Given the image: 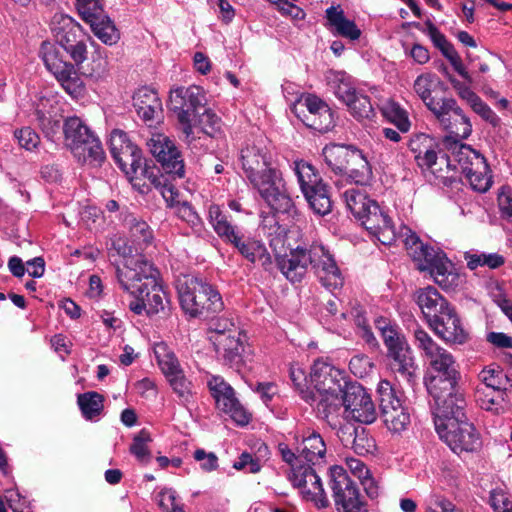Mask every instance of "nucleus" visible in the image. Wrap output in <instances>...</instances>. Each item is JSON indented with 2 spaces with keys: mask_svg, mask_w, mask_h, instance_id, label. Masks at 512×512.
<instances>
[{
  "mask_svg": "<svg viewBox=\"0 0 512 512\" xmlns=\"http://www.w3.org/2000/svg\"><path fill=\"white\" fill-rule=\"evenodd\" d=\"M325 27L337 37L349 41H357L362 35L361 29L354 20L346 17L341 5L330 6L325 10Z\"/></svg>",
  "mask_w": 512,
  "mask_h": 512,
  "instance_id": "32",
  "label": "nucleus"
},
{
  "mask_svg": "<svg viewBox=\"0 0 512 512\" xmlns=\"http://www.w3.org/2000/svg\"><path fill=\"white\" fill-rule=\"evenodd\" d=\"M220 118L211 110L206 108V105L199 111L196 121H193V128L199 127L200 130L214 137L220 130Z\"/></svg>",
  "mask_w": 512,
  "mask_h": 512,
  "instance_id": "55",
  "label": "nucleus"
},
{
  "mask_svg": "<svg viewBox=\"0 0 512 512\" xmlns=\"http://www.w3.org/2000/svg\"><path fill=\"white\" fill-rule=\"evenodd\" d=\"M464 258L467 261V267L471 270H475L480 266L496 269L505 262L504 257L498 253L466 252Z\"/></svg>",
  "mask_w": 512,
  "mask_h": 512,
  "instance_id": "51",
  "label": "nucleus"
},
{
  "mask_svg": "<svg viewBox=\"0 0 512 512\" xmlns=\"http://www.w3.org/2000/svg\"><path fill=\"white\" fill-rule=\"evenodd\" d=\"M104 398L97 392H86L79 394L77 403L86 420H94L99 417L103 410Z\"/></svg>",
  "mask_w": 512,
  "mask_h": 512,
  "instance_id": "49",
  "label": "nucleus"
},
{
  "mask_svg": "<svg viewBox=\"0 0 512 512\" xmlns=\"http://www.w3.org/2000/svg\"><path fill=\"white\" fill-rule=\"evenodd\" d=\"M152 441L150 433L146 429H142L137 433L130 445V453L142 464H147L151 459V451L149 443Z\"/></svg>",
  "mask_w": 512,
  "mask_h": 512,
  "instance_id": "52",
  "label": "nucleus"
},
{
  "mask_svg": "<svg viewBox=\"0 0 512 512\" xmlns=\"http://www.w3.org/2000/svg\"><path fill=\"white\" fill-rule=\"evenodd\" d=\"M446 88L441 79L431 72L418 75L413 83L415 94L423 101L426 107L433 113H437L442 109L443 99H437L432 93L438 90L443 91Z\"/></svg>",
  "mask_w": 512,
  "mask_h": 512,
  "instance_id": "33",
  "label": "nucleus"
},
{
  "mask_svg": "<svg viewBox=\"0 0 512 512\" xmlns=\"http://www.w3.org/2000/svg\"><path fill=\"white\" fill-rule=\"evenodd\" d=\"M206 102L204 90L197 85L177 87L170 91V109L176 115L188 144L195 140L193 121H196L199 111L203 109Z\"/></svg>",
  "mask_w": 512,
  "mask_h": 512,
  "instance_id": "14",
  "label": "nucleus"
},
{
  "mask_svg": "<svg viewBox=\"0 0 512 512\" xmlns=\"http://www.w3.org/2000/svg\"><path fill=\"white\" fill-rule=\"evenodd\" d=\"M345 203L355 218L383 245H392L396 231L391 218L379 204L357 188H349L343 194Z\"/></svg>",
  "mask_w": 512,
  "mask_h": 512,
  "instance_id": "5",
  "label": "nucleus"
},
{
  "mask_svg": "<svg viewBox=\"0 0 512 512\" xmlns=\"http://www.w3.org/2000/svg\"><path fill=\"white\" fill-rule=\"evenodd\" d=\"M343 176L357 185H367L372 178V168L367 157L355 146L350 154L349 167Z\"/></svg>",
  "mask_w": 512,
  "mask_h": 512,
  "instance_id": "42",
  "label": "nucleus"
},
{
  "mask_svg": "<svg viewBox=\"0 0 512 512\" xmlns=\"http://www.w3.org/2000/svg\"><path fill=\"white\" fill-rule=\"evenodd\" d=\"M345 388H333L327 391L310 390L304 394V400L315 407L321 415L327 417L342 403Z\"/></svg>",
  "mask_w": 512,
  "mask_h": 512,
  "instance_id": "40",
  "label": "nucleus"
},
{
  "mask_svg": "<svg viewBox=\"0 0 512 512\" xmlns=\"http://www.w3.org/2000/svg\"><path fill=\"white\" fill-rule=\"evenodd\" d=\"M277 265L291 282H300L311 266L320 283L328 290L337 289L344 283L334 256L322 244L314 243L309 248H291L289 255L277 258Z\"/></svg>",
  "mask_w": 512,
  "mask_h": 512,
  "instance_id": "3",
  "label": "nucleus"
},
{
  "mask_svg": "<svg viewBox=\"0 0 512 512\" xmlns=\"http://www.w3.org/2000/svg\"><path fill=\"white\" fill-rule=\"evenodd\" d=\"M289 376L293 386L304 399V394H308L310 391L307 386L308 380L304 368L297 363L292 364L289 368Z\"/></svg>",
  "mask_w": 512,
  "mask_h": 512,
  "instance_id": "61",
  "label": "nucleus"
},
{
  "mask_svg": "<svg viewBox=\"0 0 512 512\" xmlns=\"http://www.w3.org/2000/svg\"><path fill=\"white\" fill-rule=\"evenodd\" d=\"M240 330H234L229 334H220L214 336V346L216 352L222 356L229 364L238 363L241 360V354L244 351V342Z\"/></svg>",
  "mask_w": 512,
  "mask_h": 512,
  "instance_id": "38",
  "label": "nucleus"
},
{
  "mask_svg": "<svg viewBox=\"0 0 512 512\" xmlns=\"http://www.w3.org/2000/svg\"><path fill=\"white\" fill-rule=\"evenodd\" d=\"M450 149L451 154L442 158L446 168L459 170L464 174L474 191L486 192L492 185V176L485 157L471 146L457 141Z\"/></svg>",
  "mask_w": 512,
  "mask_h": 512,
  "instance_id": "10",
  "label": "nucleus"
},
{
  "mask_svg": "<svg viewBox=\"0 0 512 512\" xmlns=\"http://www.w3.org/2000/svg\"><path fill=\"white\" fill-rule=\"evenodd\" d=\"M76 6L82 19L87 23L104 16L101 0H77Z\"/></svg>",
  "mask_w": 512,
  "mask_h": 512,
  "instance_id": "57",
  "label": "nucleus"
},
{
  "mask_svg": "<svg viewBox=\"0 0 512 512\" xmlns=\"http://www.w3.org/2000/svg\"><path fill=\"white\" fill-rule=\"evenodd\" d=\"M338 436L344 446L351 445L358 455L365 456L376 450L374 438L363 427L344 426L339 430Z\"/></svg>",
  "mask_w": 512,
  "mask_h": 512,
  "instance_id": "35",
  "label": "nucleus"
},
{
  "mask_svg": "<svg viewBox=\"0 0 512 512\" xmlns=\"http://www.w3.org/2000/svg\"><path fill=\"white\" fill-rule=\"evenodd\" d=\"M264 235L268 238L270 247L278 256L285 247L287 236L286 227L278 224L275 227H272L271 230L266 231Z\"/></svg>",
  "mask_w": 512,
  "mask_h": 512,
  "instance_id": "60",
  "label": "nucleus"
},
{
  "mask_svg": "<svg viewBox=\"0 0 512 512\" xmlns=\"http://www.w3.org/2000/svg\"><path fill=\"white\" fill-rule=\"evenodd\" d=\"M208 387L218 409L229 414L239 425L243 426L249 423L250 414L239 403L233 388L222 377L212 376L208 381Z\"/></svg>",
  "mask_w": 512,
  "mask_h": 512,
  "instance_id": "25",
  "label": "nucleus"
},
{
  "mask_svg": "<svg viewBox=\"0 0 512 512\" xmlns=\"http://www.w3.org/2000/svg\"><path fill=\"white\" fill-rule=\"evenodd\" d=\"M78 145L83 151L81 154H73L78 162L88 164L93 167L101 166L105 160V152L98 137L89 140L79 141Z\"/></svg>",
  "mask_w": 512,
  "mask_h": 512,
  "instance_id": "45",
  "label": "nucleus"
},
{
  "mask_svg": "<svg viewBox=\"0 0 512 512\" xmlns=\"http://www.w3.org/2000/svg\"><path fill=\"white\" fill-rule=\"evenodd\" d=\"M310 381L314 390L327 391L333 388H346L349 384L345 372L324 360H316L311 367Z\"/></svg>",
  "mask_w": 512,
  "mask_h": 512,
  "instance_id": "31",
  "label": "nucleus"
},
{
  "mask_svg": "<svg viewBox=\"0 0 512 512\" xmlns=\"http://www.w3.org/2000/svg\"><path fill=\"white\" fill-rule=\"evenodd\" d=\"M440 439L457 455L476 453L482 447V440L474 425L466 419L439 424L436 429Z\"/></svg>",
  "mask_w": 512,
  "mask_h": 512,
  "instance_id": "21",
  "label": "nucleus"
},
{
  "mask_svg": "<svg viewBox=\"0 0 512 512\" xmlns=\"http://www.w3.org/2000/svg\"><path fill=\"white\" fill-rule=\"evenodd\" d=\"M146 176L160 192L167 207L174 209L176 215L185 221L194 233L200 235L203 232V222L189 202L179 199L180 194L175 185L165 175H160L159 171H147Z\"/></svg>",
  "mask_w": 512,
  "mask_h": 512,
  "instance_id": "20",
  "label": "nucleus"
},
{
  "mask_svg": "<svg viewBox=\"0 0 512 512\" xmlns=\"http://www.w3.org/2000/svg\"><path fill=\"white\" fill-rule=\"evenodd\" d=\"M470 107L484 121L488 122L493 127H497L500 125V118L480 97Z\"/></svg>",
  "mask_w": 512,
  "mask_h": 512,
  "instance_id": "63",
  "label": "nucleus"
},
{
  "mask_svg": "<svg viewBox=\"0 0 512 512\" xmlns=\"http://www.w3.org/2000/svg\"><path fill=\"white\" fill-rule=\"evenodd\" d=\"M157 363L167 377L183 371L175 353L165 343H158L154 347Z\"/></svg>",
  "mask_w": 512,
  "mask_h": 512,
  "instance_id": "47",
  "label": "nucleus"
},
{
  "mask_svg": "<svg viewBox=\"0 0 512 512\" xmlns=\"http://www.w3.org/2000/svg\"><path fill=\"white\" fill-rule=\"evenodd\" d=\"M440 379H431L427 384L429 394L435 402L434 424L435 429L439 424H447L453 421L466 419V400L459 390L458 383L444 384Z\"/></svg>",
  "mask_w": 512,
  "mask_h": 512,
  "instance_id": "13",
  "label": "nucleus"
},
{
  "mask_svg": "<svg viewBox=\"0 0 512 512\" xmlns=\"http://www.w3.org/2000/svg\"><path fill=\"white\" fill-rule=\"evenodd\" d=\"M479 380L485 386L484 390H505L503 380L505 375L499 367H486L478 375Z\"/></svg>",
  "mask_w": 512,
  "mask_h": 512,
  "instance_id": "56",
  "label": "nucleus"
},
{
  "mask_svg": "<svg viewBox=\"0 0 512 512\" xmlns=\"http://www.w3.org/2000/svg\"><path fill=\"white\" fill-rule=\"evenodd\" d=\"M375 326L381 333L388 350V357L391 359V370L411 381L415 376L417 366L405 336L396 325H392L386 318L375 319Z\"/></svg>",
  "mask_w": 512,
  "mask_h": 512,
  "instance_id": "12",
  "label": "nucleus"
},
{
  "mask_svg": "<svg viewBox=\"0 0 512 512\" xmlns=\"http://www.w3.org/2000/svg\"><path fill=\"white\" fill-rule=\"evenodd\" d=\"M504 394L505 390H484L478 387L476 400L482 409L496 413L502 408Z\"/></svg>",
  "mask_w": 512,
  "mask_h": 512,
  "instance_id": "53",
  "label": "nucleus"
},
{
  "mask_svg": "<svg viewBox=\"0 0 512 512\" xmlns=\"http://www.w3.org/2000/svg\"><path fill=\"white\" fill-rule=\"evenodd\" d=\"M450 149L451 154L442 158L446 168L459 170L464 174L474 191L486 192L492 185V176L485 157L471 146L457 141Z\"/></svg>",
  "mask_w": 512,
  "mask_h": 512,
  "instance_id": "9",
  "label": "nucleus"
},
{
  "mask_svg": "<svg viewBox=\"0 0 512 512\" xmlns=\"http://www.w3.org/2000/svg\"><path fill=\"white\" fill-rule=\"evenodd\" d=\"M64 49L51 42H43L40 57L63 89L72 97L80 96L84 91V83L75 66L64 60Z\"/></svg>",
  "mask_w": 512,
  "mask_h": 512,
  "instance_id": "18",
  "label": "nucleus"
},
{
  "mask_svg": "<svg viewBox=\"0 0 512 512\" xmlns=\"http://www.w3.org/2000/svg\"><path fill=\"white\" fill-rule=\"evenodd\" d=\"M294 173L305 199L314 213L324 216L330 213L332 201L328 186L323 182L317 170L308 162H294Z\"/></svg>",
  "mask_w": 512,
  "mask_h": 512,
  "instance_id": "17",
  "label": "nucleus"
},
{
  "mask_svg": "<svg viewBox=\"0 0 512 512\" xmlns=\"http://www.w3.org/2000/svg\"><path fill=\"white\" fill-rule=\"evenodd\" d=\"M427 271L430 272L434 281L444 289H451L460 282V275L446 255L438 258V261Z\"/></svg>",
  "mask_w": 512,
  "mask_h": 512,
  "instance_id": "44",
  "label": "nucleus"
},
{
  "mask_svg": "<svg viewBox=\"0 0 512 512\" xmlns=\"http://www.w3.org/2000/svg\"><path fill=\"white\" fill-rule=\"evenodd\" d=\"M427 512H455L454 504L445 496L432 492L425 500Z\"/></svg>",
  "mask_w": 512,
  "mask_h": 512,
  "instance_id": "59",
  "label": "nucleus"
},
{
  "mask_svg": "<svg viewBox=\"0 0 512 512\" xmlns=\"http://www.w3.org/2000/svg\"><path fill=\"white\" fill-rule=\"evenodd\" d=\"M413 335L415 346L421 351L431 368L439 373L432 379H440L444 384L458 383L460 373L453 355L438 345L423 328L416 327Z\"/></svg>",
  "mask_w": 512,
  "mask_h": 512,
  "instance_id": "15",
  "label": "nucleus"
},
{
  "mask_svg": "<svg viewBox=\"0 0 512 512\" xmlns=\"http://www.w3.org/2000/svg\"><path fill=\"white\" fill-rule=\"evenodd\" d=\"M180 306L192 318L209 317L223 310L224 303L218 290L211 284L192 275L177 281Z\"/></svg>",
  "mask_w": 512,
  "mask_h": 512,
  "instance_id": "7",
  "label": "nucleus"
},
{
  "mask_svg": "<svg viewBox=\"0 0 512 512\" xmlns=\"http://www.w3.org/2000/svg\"><path fill=\"white\" fill-rule=\"evenodd\" d=\"M14 135L19 145L26 150H33L40 142L38 134L30 127H24L20 130H16Z\"/></svg>",
  "mask_w": 512,
  "mask_h": 512,
  "instance_id": "62",
  "label": "nucleus"
},
{
  "mask_svg": "<svg viewBox=\"0 0 512 512\" xmlns=\"http://www.w3.org/2000/svg\"><path fill=\"white\" fill-rule=\"evenodd\" d=\"M65 145L71 151L72 154H81L83 151L80 149L78 143L82 140H89L97 137L90 128L79 118L69 117L66 119L64 126Z\"/></svg>",
  "mask_w": 512,
  "mask_h": 512,
  "instance_id": "41",
  "label": "nucleus"
},
{
  "mask_svg": "<svg viewBox=\"0 0 512 512\" xmlns=\"http://www.w3.org/2000/svg\"><path fill=\"white\" fill-rule=\"evenodd\" d=\"M409 148L414 154L417 165L421 169L430 171L437 178L445 177L439 172L442 171L441 166L445 164V162L442 161V158L447 157L448 155L441 156L440 161H438V144L434 138L424 133L417 134L410 140Z\"/></svg>",
  "mask_w": 512,
  "mask_h": 512,
  "instance_id": "27",
  "label": "nucleus"
},
{
  "mask_svg": "<svg viewBox=\"0 0 512 512\" xmlns=\"http://www.w3.org/2000/svg\"><path fill=\"white\" fill-rule=\"evenodd\" d=\"M299 107H305L308 111L302 119L306 126L322 133L333 128L334 115L331 108L316 95L306 94Z\"/></svg>",
  "mask_w": 512,
  "mask_h": 512,
  "instance_id": "30",
  "label": "nucleus"
},
{
  "mask_svg": "<svg viewBox=\"0 0 512 512\" xmlns=\"http://www.w3.org/2000/svg\"><path fill=\"white\" fill-rule=\"evenodd\" d=\"M51 26L57 45L62 48L84 38L82 27L69 15L56 13L52 18Z\"/></svg>",
  "mask_w": 512,
  "mask_h": 512,
  "instance_id": "36",
  "label": "nucleus"
},
{
  "mask_svg": "<svg viewBox=\"0 0 512 512\" xmlns=\"http://www.w3.org/2000/svg\"><path fill=\"white\" fill-rule=\"evenodd\" d=\"M89 24L95 36L103 43L113 45L119 40V33L113 22L107 16L104 15Z\"/></svg>",
  "mask_w": 512,
  "mask_h": 512,
  "instance_id": "50",
  "label": "nucleus"
},
{
  "mask_svg": "<svg viewBox=\"0 0 512 512\" xmlns=\"http://www.w3.org/2000/svg\"><path fill=\"white\" fill-rule=\"evenodd\" d=\"M133 106L145 122H152L161 112V101L157 93L148 87H142L134 93Z\"/></svg>",
  "mask_w": 512,
  "mask_h": 512,
  "instance_id": "39",
  "label": "nucleus"
},
{
  "mask_svg": "<svg viewBox=\"0 0 512 512\" xmlns=\"http://www.w3.org/2000/svg\"><path fill=\"white\" fill-rule=\"evenodd\" d=\"M381 416L386 428L392 433H401L409 427L411 415L404 405L403 393L388 380H381L377 385Z\"/></svg>",
  "mask_w": 512,
  "mask_h": 512,
  "instance_id": "19",
  "label": "nucleus"
},
{
  "mask_svg": "<svg viewBox=\"0 0 512 512\" xmlns=\"http://www.w3.org/2000/svg\"><path fill=\"white\" fill-rule=\"evenodd\" d=\"M429 327L448 344L461 345L468 340V332L462 326L461 320L452 305L434 319Z\"/></svg>",
  "mask_w": 512,
  "mask_h": 512,
  "instance_id": "29",
  "label": "nucleus"
},
{
  "mask_svg": "<svg viewBox=\"0 0 512 512\" xmlns=\"http://www.w3.org/2000/svg\"><path fill=\"white\" fill-rule=\"evenodd\" d=\"M239 161L248 183L274 211L261 215L263 233L279 224L275 213L285 215L291 222H297L300 214L287 192L271 142L264 137L247 141L240 150Z\"/></svg>",
  "mask_w": 512,
  "mask_h": 512,
  "instance_id": "1",
  "label": "nucleus"
},
{
  "mask_svg": "<svg viewBox=\"0 0 512 512\" xmlns=\"http://www.w3.org/2000/svg\"><path fill=\"white\" fill-rule=\"evenodd\" d=\"M278 452L282 460L290 466L288 479L292 485L300 489L303 497L313 501L318 508H326L329 500L312 464L300 463V458L286 443H279Z\"/></svg>",
  "mask_w": 512,
  "mask_h": 512,
  "instance_id": "11",
  "label": "nucleus"
},
{
  "mask_svg": "<svg viewBox=\"0 0 512 512\" xmlns=\"http://www.w3.org/2000/svg\"><path fill=\"white\" fill-rule=\"evenodd\" d=\"M354 146L330 144L323 148V157L326 165L336 175H344L349 167L350 154Z\"/></svg>",
  "mask_w": 512,
  "mask_h": 512,
  "instance_id": "43",
  "label": "nucleus"
},
{
  "mask_svg": "<svg viewBox=\"0 0 512 512\" xmlns=\"http://www.w3.org/2000/svg\"><path fill=\"white\" fill-rule=\"evenodd\" d=\"M400 240L408 254L417 263V267L421 271H427L445 254L436 250L433 247L424 244L418 235L413 232L409 227L402 225L399 230L396 231L395 241Z\"/></svg>",
  "mask_w": 512,
  "mask_h": 512,
  "instance_id": "26",
  "label": "nucleus"
},
{
  "mask_svg": "<svg viewBox=\"0 0 512 512\" xmlns=\"http://www.w3.org/2000/svg\"><path fill=\"white\" fill-rule=\"evenodd\" d=\"M150 152L161 165L160 175H165L167 179H183L185 177V163L181 152L175 143L164 134H155L147 142Z\"/></svg>",
  "mask_w": 512,
  "mask_h": 512,
  "instance_id": "22",
  "label": "nucleus"
},
{
  "mask_svg": "<svg viewBox=\"0 0 512 512\" xmlns=\"http://www.w3.org/2000/svg\"><path fill=\"white\" fill-rule=\"evenodd\" d=\"M414 299L428 325L451 305L433 286L418 289Z\"/></svg>",
  "mask_w": 512,
  "mask_h": 512,
  "instance_id": "34",
  "label": "nucleus"
},
{
  "mask_svg": "<svg viewBox=\"0 0 512 512\" xmlns=\"http://www.w3.org/2000/svg\"><path fill=\"white\" fill-rule=\"evenodd\" d=\"M331 489L338 512H368L360 500L358 488L347 469L335 465L330 468Z\"/></svg>",
  "mask_w": 512,
  "mask_h": 512,
  "instance_id": "23",
  "label": "nucleus"
},
{
  "mask_svg": "<svg viewBox=\"0 0 512 512\" xmlns=\"http://www.w3.org/2000/svg\"><path fill=\"white\" fill-rule=\"evenodd\" d=\"M208 221L217 236L225 243L233 245L249 262L260 263L268 270L272 259L264 243L253 237L245 236L242 230L228 220L219 205L211 204L208 208Z\"/></svg>",
  "mask_w": 512,
  "mask_h": 512,
  "instance_id": "4",
  "label": "nucleus"
},
{
  "mask_svg": "<svg viewBox=\"0 0 512 512\" xmlns=\"http://www.w3.org/2000/svg\"><path fill=\"white\" fill-rule=\"evenodd\" d=\"M325 77L334 95L347 106L356 119H370L374 116L370 98L355 87L354 79L348 73L330 70Z\"/></svg>",
  "mask_w": 512,
  "mask_h": 512,
  "instance_id": "16",
  "label": "nucleus"
},
{
  "mask_svg": "<svg viewBox=\"0 0 512 512\" xmlns=\"http://www.w3.org/2000/svg\"><path fill=\"white\" fill-rule=\"evenodd\" d=\"M345 415L354 421L371 424L377 418V411L370 394L363 386L349 383L342 396Z\"/></svg>",
  "mask_w": 512,
  "mask_h": 512,
  "instance_id": "24",
  "label": "nucleus"
},
{
  "mask_svg": "<svg viewBox=\"0 0 512 512\" xmlns=\"http://www.w3.org/2000/svg\"><path fill=\"white\" fill-rule=\"evenodd\" d=\"M167 380L183 405L187 406L192 402V383L186 378L183 371L167 377Z\"/></svg>",
  "mask_w": 512,
  "mask_h": 512,
  "instance_id": "54",
  "label": "nucleus"
},
{
  "mask_svg": "<svg viewBox=\"0 0 512 512\" xmlns=\"http://www.w3.org/2000/svg\"><path fill=\"white\" fill-rule=\"evenodd\" d=\"M383 116L393 123L401 133L410 129V121L407 112L395 101L388 100L381 106Z\"/></svg>",
  "mask_w": 512,
  "mask_h": 512,
  "instance_id": "48",
  "label": "nucleus"
},
{
  "mask_svg": "<svg viewBox=\"0 0 512 512\" xmlns=\"http://www.w3.org/2000/svg\"><path fill=\"white\" fill-rule=\"evenodd\" d=\"M450 149L451 154L442 158L446 168L459 170L464 174L474 191L486 192L492 185V176L485 157L471 146L457 141Z\"/></svg>",
  "mask_w": 512,
  "mask_h": 512,
  "instance_id": "8",
  "label": "nucleus"
},
{
  "mask_svg": "<svg viewBox=\"0 0 512 512\" xmlns=\"http://www.w3.org/2000/svg\"><path fill=\"white\" fill-rule=\"evenodd\" d=\"M297 457L300 458V463H303V460L306 461L305 464H320L325 462L326 455V444L322 438V436L315 432H308L307 435L302 436V441L297 446Z\"/></svg>",
  "mask_w": 512,
  "mask_h": 512,
  "instance_id": "37",
  "label": "nucleus"
},
{
  "mask_svg": "<svg viewBox=\"0 0 512 512\" xmlns=\"http://www.w3.org/2000/svg\"><path fill=\"white\" fill-rule=\"evenodd\" d=\"M116 278L133 297L129 309L136 315H156L169 305L158 270L142 256L127 259L123 267H117Z\"/></svg>",
  "mask_w": 512,
  "mask_h": 512,
  "instance_id": "2",
  "label": "nucleus"
},
{
  "mask_svg": "<svg viewBox=\"0 0 512 512\" xmlns=\"http://www.w3.org/2000/svg\"><path fill=\"white\" fill-rule=\"evenodd\" d=\"M441 126L457 139H466L472 132V125L463 110L453 98H444L442 109L434 114Z\"/></svg>",
  "mask_w": 512,
  "mask_h": 512,
  "instance_id": "28",
  "label": "nucleus"
},
{
  "mask_svg": "<svg viewBox=\"0 0 512 512\" xmlns=\"http://www.w3.org/2000/svg\"><path fill=\"white\" fill-rule=\"evenodd\" d=\"M490 504L495 512H512V501L502 489L491 491Z\"/></svg>",
  "mask_w": 512,
  "mask_h": 512,
  "instance_id": "64",
  "label": "nucleus"
},
{
  "mask_svg": "<svg viewBox=\"0 0 512 512\" xmlns=\"http://www.w3.org/2000/svg\"><path fill=\"white\" fill-rule=\"evenodd\" d=\"M346 466L350 473L359 479L368 497L373 499L378 496V486L376 481L371 476L367 466L361 460L347 457Z\"/></svg>",
  "mask_w": 512,
  "mask_h": 512,
  "instance_id": "46",
  "label": "nucleus"
},
{
  "mask_svg": "<svg viewBox=\"0 0 512 512\" xmlns=\"http://www.w3.org/2000/svg\"><path fill=\"white\" fill-rule=\"evenodd\" d=\"M129 226L131 237L138 245H147L151 242L152 231L145 221L133 217L129 220Z\"/></svg>",
  "mask_w": 512,
  "mask_h": 512,
  "instance_id": "58",
  "label": "nucleus"
},
{
  "mask_svg": "<svg viewBox=\"0 0 512 512\" xmlns=\"http://www.w3.org/2000/svg\"><path fill=\"white\" fill-rule=\"evenodd\" d=\"M109 147L114 161L124 172L133 188L140 194H148L153 185L146 176V172L159 171V169L146 164L142 157V151L121 130L111 132Z\"/></svg>",
  "mask_w": 512,
  "mask_h": 512,
  "instance_id": "6",
  "label": "nucleus"
}]
</instances>
